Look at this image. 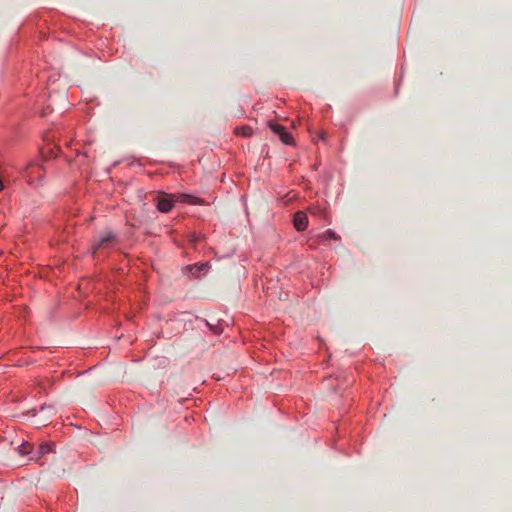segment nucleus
<instances>
[{
  "instance_id": "obj_5",
  "label": "nucleus",
  "mask_w": 512,
  "mask_h": 512,
  "mask_svg": "<svg viewBox=\"0 0 512 512\" xmlns=\"http://www.w3.org/2000/svg\"><path fill=\"white\" fill-rule=\"evenodd\" d=\"M279 137L284 144L290 145L293 142L292 135L288 133L286 130L283 133H281Z\"/></svg>"
},
{
  "instance_id": "obj_1",
  "label": "nucleus",
  "mask_w": 512,
  "mask_h": 512,
  "mask_svg": "<svg viewBox=\"0 0 512 512\" xmlns=\"http://www.w3.org/2000/svg\"><path fill=\"white\" fill-rule=\"evenodd\" d=\"M191 196L189 195H171L167 193H161L157 197V209L161 212L168 213L172 210L176 201L187 202Z\"/></svg>"
},
{
  "instance_id": "obj_11",
  "label": "nucleus",
  "mask_w": 512,
  "mask_h": 512,
  "mask_svg": "<svg viewBox=\"0 0 512 512\" xmlns=\"http://www.w3.org/2000/svg\"><path fill=\"white\" fill-rule=\"evenodd\" d=\"M4 189V185L2 183V180L0 179V191H2Z\"/></svg>"
},
{
  "instance_id": "obj_4",
  "label": "nucleus",
  "mask_w": 512,
  "mask_h": 512,
  "mask_svg": "<svg viewBox=\"0 0 512 512\" xmlns=\"http://www.w3.org/2000/svg\"><path fill=\"white\" fill-rule=\"evenodd\" d=\"M252 132H253V130H252V128H251V127H249V126H243V127H241V128H237V129H236V133H237V134H240V135H242V136H244V137H249V136H251V135H252Z\"/></svg>"
},
{
  "instance_id": "obj_6",
  "label": "nucleus",
  "mask_w": 512,
  "mask_h": 512,
  "mask_svg": "<svg viewBox=\"0 0 512 512\" xmlns=\"http://www.w3.org/2000/svg\"><path fill=\"white\" fill-rule=\"evenodd\" d=\"M269 126H270L271 130L274 133H276L277 135H280L281 133H283L285 131V128L282 125L277 124V123L270 122Z\"/></svg>"
},
{
  "instance_id": "obj_10",
  "label": "nucleus",
  "mask_w": 512,
  "mask_h": 512,
  "mask_svg": "<svg viewBox=\"0 0 512 512\" xmlns=\"http://www.w3.org/2000/svg\"><path fill=\"white\" fill-rule=\"evenodd\" d=\"M26 446H27L26 444L22 445V449H21L22 453H28V450L26 449Z\"/></svg>"
},
{
  "instance_id": "obj_9",
  "label": "nucleus",
  "mask_w": 512,
  "mask_h": 512,
  "mask_svg": "<svg viewBox=\"0 0 512 512\" xmlns=\"http://www.w3.org/2000/svg\"><path fill=\"white\" fill-rule=\"evenodd\" d=\"M207 266H208V264H207V263H204V264H202L201 266H195L194 268H196L198 271H200V270L205 269Z\"/></svg>"
},
{
  "instance_id": "obj_7",
  "label": "nucleus",
  "mask_w": 512,
  "mask_h": 512,
  "mask_svg": "<svg viewBox=\"0 0 512 512\" xmlns=\"http://www.w3.org/2000/svg\"><path fill=\"white\" fill-rule=\"evenodd\" d=\"M321 237L324 239L329 238V239H334V240H337L339 238L338 235L332 230L325 231Z\"/></svg>"
},
{
  "instance_id": "obj_3",
  "label": "nucleus",
  "mask_w": 512,
  "mask_h": 512,
  "mask_svg": "<svg viewBox=\"0 0 512 512\" xmlns=\"http://www.w3.org/2000/svg\"><path fill=\"white\" fill-rule=\"evenodd\" d=\"M294 227L298 231H304L308 225L307 215L303 211H298L294 214Z\"/></svg>"
},
{
  "instance_id": "obj_8",
  "label": "nucleus",
  "mask_w": 512,
  "mask_h": 512,
  "mask_svg": "<svg viewBox=\"0 0 512 512\" xmlns=\"http://www.w3.org/2000/svg\"><path fill=\"white\" fill-rule=\"evenodd\" d=\"M40 449H41V452H42V453H46V452H48V450H49V449H48V445H46V444L41 445V446H40Z\"/></svg>"
},
{
  "instance_id": "obj_2",
  "label": "nucleus",
  "mask_w": 512,
  "mask_h": 512,
  "mask_svg": "<svg viewBox=\"0 0 512 512\" xmlns=\"http://www.w3.org/2000/svg\"><path fill=\"white\" fill-rule=\"evenodd\" d=\"M118 243L117 237L112 232H106L101 235L92 245V253L96 254L99 251L109 250Z\"/></svg>"
}]
</instances>
